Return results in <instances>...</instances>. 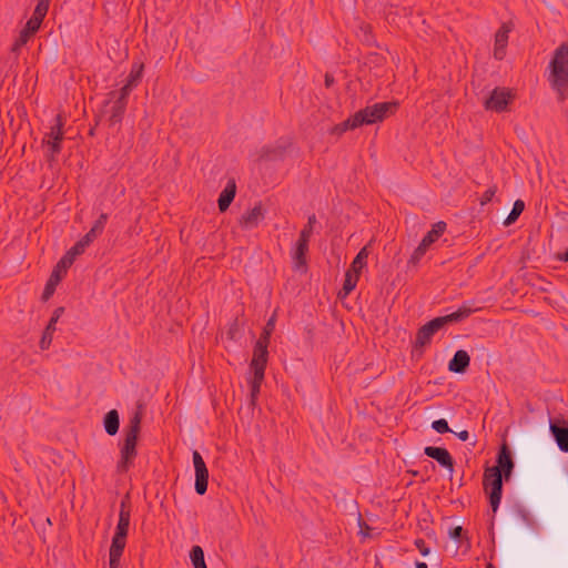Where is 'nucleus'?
Instances as JSON below:
<instances>
[{"label":"nucleus","instance_id":"nucleus-1","mask_svg":"<svg viewBox=\"0 0 568 568\" xmlns=\"http://www.w3.org/2000/svg\"><path fill=\"white\" fill-rule=\"evenodd\" d=\"M514 467L511 452L508 445L503 443L497 453L496 465L486 467L483 476L484 491L488 495L494 514L501 500L504 480L508 481L510 479Z\"/></svg>","mask_w":568,"mask_h":568},{"label":"nucleus","instance_id":"nucleus-17","mask_svg":"<svg viewBox=\"0 0 568 568\" xmlns=\"http://www.w3.org/2000/svg\"><path fill=\"white\" fill-rule=\"evenodd\" d=\"M63 312H64L63 307H58L54 310V312H53V314L42 334V337L40 339V348L41 349L49 348V346L52 342V335L55 331V324L59 321V318L61 317V315L63 314Z\"/></svg>","mask_w":568,"mask_h":568},{"label":"nucleus","instance_id":"nucleus-30","mask_svg":"<svg viewBox=\"0 0 568 568\" xmlns=\"http://www.w3.org/2000/svg\"><path fill=\"white\" fill-rule=\"evenodd\" d=\"M59 281H60V274L58 273L57 270H53L49 281L45 284V287H44V291L42 294L43 300H48L53 294V292L55 290V285L58 284Z\"/></svg>","mask_w":568,"mask_h":568},{"label":"nucleus","instance_id":"nucleus-9","mask_svg":"<svg viewBox=\"0 0 568 568\" xmlns=\"http://www.w3.org/2000/svg\"><path fill=\"white\" fill-rule=\"evenodd\" d=\"M193 465L195 470V491L199 495H204L207 490L209 470L202 455L194 450L192 454Z\"/></svg>","mask_w":568,"mask_h":568},{"label":"nucleus","instance_id":"nucleus-36","mask_svg":"<svg viewBox=\"0 0 568 568\" xmlns=\"http://www.w3.org/2000/svg\"><path fill=\"white\" fill-rule=\"evenodd\" d=\"M432 428L439 434H445V433L452 432V429L448 426L447 420L444 418L434 420L432 423Z\"/></svg>","mask_w":568,"mask_h":568},{"label":"nucleus","instance_id":"nucleus-20","mask_svg":"<svg viewBox=\"0 0 568 568\" xmlns=\"http://www.w3.org/2000/svg\"><path fill=\"white\" fill-rule=\"evenodd\" d=\"M235 193H236L235 183H234V181H231L227 183L225 189L221 192L219 200H217L219 210L221 212H225L230 207L231 203L233 202V200L235 197Z\"/></svg>","mask_w":568,"mask_h":568},{"label":"nucleus","instance_id":"nucleus-2","mask_svg":"<svg viewBox=\"0 0 568 568\" xmlns=\"http://www.w3.org/2000/svg\"><path fill=\"white\" fill-rule=\"evenodd\" d=\"M143 413L139 407L130 417L129 424L124 428V439L120 443V458L116 463V473L125 474L134 466L138 457V438L141 430Z\"/></svg>","mask_w":568,"mask_h":568},{"label":"nucleus","instance_id":"nucleus-43","mask_svg":"<svg viewBox=\"0 0 568 568\" xmlns=\"http://www.w3.org/2000/svg\"><path fill=\"white\" fill-rule=\"evenodd\" d=\"M464 534L462 526H456L449 529V537L456 541H460Z\"/></svg>","mask_w":568,"mask_h":568},{"label":"nucleus","instance_id":"nucleus-42","mask_svg":"<svg viewBox=\"0 0 568 568\" xmlns=\"http://www.w3.org/2000/svg\"><path fill=\"white\" fill-rule=\"evenodd\" d=\"M88 247V245L83 242L82 239H80L71 248L70 251L72 252V254H74L75 256L78 255H81L82 253H84L85 248Z\"/></svg>","mask_w":568,"mask_h":568},{"label":"nucleus","instance_id":"nucleus-24","mask_svg":"<svg viewBox=\"0 0 568 568\" xmlns=\"http://www.w3.org/2000/svg\"><path fill=\"white\" fill-rule=\"evenodd\" d=\"M358 278V274H355L351 271H346L344 284L338 295L342 297H346L347 295H349L351 292L356 287Z\"/></svg>","mask_w":568,"mask_h":568},{"label":"nucleus","instance_id":"nucleus-18","mask_svg":"<svg viewBox=\"0 0 568 568\" xmlns=\"http://www.w3.org/2000/svg\"><path fill=\"white\" fill-rule=\"evenodd\" d=\"M470 364V356L464 349H458L448 363V369L453 373L464 374Z\"/></svg>","mask_w":568,"mask_h":568},{"label":"nucleus","instance_id":"nucleus-19","mask_svg":"<svg viewBox=\"0 0 568 568\" xmlns=\"http://www.w3.org/2000/svg\"><path fill=\"white\" fill-rule=\"evenodd\" d=\"M550 432L559 449L564 453H568V426H560L550 422Z\"/></svg>","mask_w":568,"mask_h":568},{"label":"nucleus","instance_id":"nucleus-44","mask_svg":"<svg viewBox=\"0 0 568 568\" xmlns=\"http://www.w3.org/2000/svg\"><path fill=\"white\" fill-rule=\"evenodd\" d=\"M334 83V77L329 73L325 74V87L331 88Z\"/></svg>","mask_w":568,"mask_h":568},{"label":"nucleus","instance_id":"nucleus-37","mask_svg":"<svg viewBox=\"0 0 568 568\" xmlns=\"http://www.w3.org/2000/svg\"><path fill=\"white\" fill-rule=\"evenodd\" d=\"M497 192V186L496 185H491L489 186L481 195L480 197V205H486L487 203H489L493 197L495 196Z\"/></svg>","mask_w":568,"mask_h":568},{"label":"nucleus","instance_id":"nucleus-3","mask_svg":"<svg viewBox=\"0 0 568 568\" xmlns=\"http://www.w3.org/2000/svg\"><path fill=\"white\" fill-rule=\"evenodd\" d=\"M547 81L555 91L557 100L568 98V43L562 42L552 53L548 64Z\"/></svg>","mask_w":568,"mask_h":568},{"label":"nucleus","instance_id":"nucleus-28","mask_svg":"<svg viewBox=\"0 0 568 568\" xmlns=\"http://www.w3.org/2000/svg\"><path fill=\"white\" fill-rule=\"evenodd\" d=\"M190 559L194 566V568H207L204 551L201 546H193L190 551Z\"/></svg>","mask_w":568,"mask_h":568},{"label":"nucleus","instance_id":"nucleus-41","mask_svg":"<svg viewBox=\"0 0 568 568\" xmlns=\"http://www.w3.org/2000/svg\"><path fill=\"white\" fill-rule=\"evenodd\" d=\"M414 545L416 546V548L419 550V552H420L423 556H428V555H429L430 549H429V547L426 545V541H425L423 538H417V539H415Z\"/></svg>","mask_w":568,"mask_h":568},{"label":"nucleus","instance_id":"nucleus-8","mask_svg":"<svg viewBox=\"0 0 568 568\" xmlns=\"http://www.w3.org/2000/svg\"><path fill=\"white\" fill-rule=\"evenodd\" d=\"M514 94L507 88H495L484 102V108L488 111L504 112L513 101Z\"/></svg>","mask_w":568,"mask_h":568},{"label":"nucleus","instance_id":"nucleus-49","mask_svg":"<svg viewBox=\"0 0 568 568\" xmlns=\"http://www.w3.org/2000/svg\"><path fill=\"white\" fill-rule=\"evenodd\" d=\"M359 526H362V524H359ZM364 526H365V530H363V527H361V528H362V532H363V535H364V536H368V535H369V534H368V530H369L371 528H369V526H368V525H366L365 523H364Z\"/></svg>","mask_w":568,"mask_h":568},{"label":"nucleus","instance_id":"nucleus-34","mask_svg":"<svg viewBox=\"0 0 568 568\" xmlns=\"http://www.w3.org/2000/svg\"><path fill=\"white\" fill-rule=\"evenodd\" d=\"M75 257L77 256L74 254H72V252L69 250L64 254V256L59 261V263L57 264L54 270H57L59 272V270L62 267L65 271L68 267H70L73 264Z\"/></svg>","mask_w":568,"mask_h":568},{"label":"nucleus","instance_id":"nucleus-39","mask_svg":"<svg viewBox=\"0 0 568 568\" xmlns=\"http://www.w3.org/2000/svg\"><path fill=\"white\" fill-rule=\"evenodd\" d=\"M42 23V20L36 18V17H31L27 23H26V29L28 31H31L33 34L39 30L40 26Z\"/></svg>","mask_w":568,"mask_h":568},{"label":"nucleus","instance_id":"nucleus-40","mask_svg":"<svg viewBox=\"0 0 568 568\" xmlns=\"http://www.w3.org/2000/svg\"><path fill=\"white\" fill-rule=\"evenodd\" d=\"M32 36L33 33L31 31H28L26 28H23L16 42V47L24 45Z\"/></svg>","mask_w":568,"mask_h":568},{"label":"nucleus","instance_id":"nucleus-50","mask_svg":"<svg viewBox=\"0 0 568 568\" xmlns=\"http://www.w3.org/2000/svg\"><path fill=\"white\" fill-rule=\"evenodd\" d=\"M416 568H428L426 562L423 561H416Z\"/></svg>","mask_w":568,"mask_h":568},{"label":"nucleus","instance_id":"nucleus-31","mask_svg":"<svg viewBox=\"0 0 568 568\" xmlns=\"http://www.w3.org/2000/svg\"><path fill=\"white\" fill-rule=\"evenodd\" d=\"M274 328H275V315L271 316L270 320L266 322V324L263 328V332L261 333L257 341H260L262 343L270 344V339H271L272 333L274 332Z\"/></svg>","mask_w":568,"mask_h":568},{"label":"nucleus","instance_id":"nucleus-5","mask_svg":"<svg viewBox=\"0 0 568 568\" xmlns=\"http://www.w3.org/2000/svg\"><path fill=\"white\" fill-rule=\"evenodd\" d=\"M475 311V308L465 303L457 311L445 316L435 317L427 322L417 331L414 345L415 349H423L426 345H429L434 334L443 328L446 324L460 322L467 318Z\"/></svg>","mask_w":568,"mask_h":568},{"label":"nucleus","instance_id":"nucleus-46","mask_svg":"<svg viewBox=\"0 0 568 568\" xmlns=\"http://www.w3.org/2000/svg\"><path fill=\"white\" fill-rule=\"evenodd\" d=\"M119 566H120V560H114V562H113L112 558H109V567L110 568H119Z\"/></svg>","mask_w":568,"mask_h":568},{"label":"nucleus","instance_id":"nucleus-35","mask_svg":"<svg viewBox=\"0 0 568 568\" xmlns=\"http://www.w3.org/2000/svg\"><path fill=\"white\" fill-rule=\"evenodd\" d=\"M316 223V216L315 214H312L308 216L307 224L302 229L300 232V237H303V235H306L307 240H311V236L313 234V226Z\"/></svg>","mask_w":568,"mask_h":568},{"label":"nucleus","instance_id":"nucleus-48","mask_svg":"<svg viewBox=\"0 0 568 568\" xmlns=\"http://www.w3.org/2000/svg\"><path fill=\"white\" fill-rule=\"evenodd\" d=\"M83 242L89 246L94 240L91 239L88 234H85L83 237H81Z\"/></svg>","mask_w":568,"mask_h":568},{"label":"nucleus","instance_id":"nucleus-27","mask_svg":"<svg viewBox=\"0 0 568 568\" xmlns=\"http://www.w3.org/2000/svg\"><path fill=\"white\" fill-rule=\"evenodd\" d=\"M285 153V148L281 145L271 146L265 145L261 149L260 156L265 160H275L282 158Z\"/></svg>","mask_w":568,"mask_h":568},{"label":"nucleus","instance_id":"nucleus-26","mask_svg":"<svg viewBox=\"0 0 568 568\" xmlns=\"http://www.w3.org/2000/svg\"><path fill=\"white\" fill-rule=\"evenodd\" d=\"M144 65L143 63L134 62L131 67L130 73L126 78L125 83L130 84L132 88H136L142 79Z\"/></svg>","mask_w":568,"mask_h":568},{"label":"nucleus","instance_id":"nucleus-51","mask_svg":"<svg viewBox=\"0 0 568 568\" xmlns=\"http://www.w3.org/2000/svg\"><path fill=\"white\" fill-rule=\"evenodd\" d=\"M560 260L568 262V250L560 256Z\"/></svg>","mask_w":568,"mask_h":568},{"label":"nucleus","instance_id":"nucleus-4","mask_svg":"<svg viewBox=\"0 0 568 568\" xmlns=\"http://www.w3.org/2000/svg\"><path fill=\"white\" fill-rule=\"evenodd\" d=\"M398 109V102H379L373 105H367L364 109L355 112L347 120L338 124L335 130L339 133L347 130L357 129L364 124H374L382 122L388 115L394 114Z\"/></svg>","mask_w":568,"mask_h":568},{"label":"nucleus","instance_id":"nucleus-23","mask_svg":"<svg viewBox=\"0 0 568 568\" xmlns=\"http://www.w3.org/2000/svg\"><path fill=\"white\" fill-rule=\"evenodd\" d=\"M368 254H369V252L367 250V246L362 247L359 250V252L357 253V255L355 256V258L353 260L348 271L359 275L361 271L367 264Z\"/></svg>","mask_w":568,"mask_h":568},{"label":"nucleus","instance_id":"nucleus-21","mask_svg":"<svg viewBox=\"0 0 568 568\" xmlns=\"http://www.w3.org/2000/svg\"><path fill=\"white\" fill-rule=\"evenodd\" d=\"M103 426L105 433L110 436H114L119 432L120 417L116 409H111L104 415Z\"/></svg>","mask_w":568,"mask_h":568},{"label":"nucleus","instance_id":"nucleus-7","mask_svg":"<svg viewBox=\"0 0 568 568\" xmlns=\"http://www.w3.org/2000/svg\"><path fill=\"white\" fill-rule=\"evenodd\" d=\"M447 224L444 221H438L433 224L432 230L423 237L418 246L410 255L409 262L417 264L426 254L427 250L434 244L446 231Z\"/></svg>","mask_w":568,"mask_h":568},{"label":"nucleus","instance_id":"nucleus-13","mask_svg":"<svg viewBox=\"0 0 568 568\" xmlns=\"http://www.w3.org/2000/svg\"><path fill=\"white\" fill-rule=\"evenodd\" d=\"M424 454L435 459L442 467L448 469L450 473L454 470V459L450 453L444 447L427 446L424 448Z\"/></svg>","mask_w":568,"mask_h":568},{"label":"nucleus","instance_id":"nucleus-38","mask_svg":"<svg viewBox=\"0 0 568 568\" xmlns=\"http://www.w3.org/2000/svg\"><path fill=\"white\" fill-rule=\"evenodd\" d=\"M106 221H108V214L101 213L100 216L98 217V220L94 222L92 229L95 230L99 234H102V232L105 227Z\"/></svg>","mask_w":568,"mask_h":568},{"label":"nucleus","instance_id":"nucleus-29","mask_svg":"<svg viewBox=\"0 0 568 568\" xmlns=\"http://www.w3.org/2000/svg\"><path fill=\"white\" fill-rule=\"evenodd\" d=\"M524 210H525L524 201L516 200L510 213L504 221V225L509 226V225L514 224L518 220V217L520 216V214L523 213Z\"/></svg>","mask_w":568,"mask_h":568},{"label":"nucleus","instance_id":"nucleus-22","mask_svg":"<svg viewBox=\"0 0 568 568\" xmlns=\"http://www.w3.org/2000/svg\"><path fill=\"white\" fill-rule=\"evenodd\" d=\"M126 545V536H121L119 534H114L112 538V544L109 550V558L112 560H120L123 554V550Z\"/></svg>","mask_w":568,"mask_h":568},{"label":"nucleus","instance_id":"nucleus-14","mask_svg":"<svg viewBox=\"0 0 568 568\" xmlns=\"http://www.w3.org/2000/svg\"><path fill=\"white\" fill-rule=\"evenodd\" d=\"M308 243L310 240L306 239L305 234L303 235V237L298 236V240L292 253L293 265L294 268L297 271L306 268L307 266L306 254L308 252Z\"/></svg>","mask_w":568,"mask_h":568},{"label":"nucleus","instance_id":"nucleus-32","mask_svg":"<svg viewBox=\"0 0 568 568\" xmlns=\"http://www.w3.org/2000/svg\"><path fill=\"white\" fill-rule=\"evenodd\" d=\"M133 89L130 84L125 83L119 91H111L108 97L128 103L129 95Z\"/></svg>","mask_w":568,"mask_h":568},{"label":"nucleus","instance_id":"nucleus-47","mask_svg":"<svg viewBox=\"0 0 568 568\" xmlns=\"http://www.w3.org/2000/svg\"><path fill=\"white\" fill-rule=\"evenodd\" d=\"M91 239L95 240L100 234L91 227V230L87 233Z\"/></svg>","mask_w":568,"mask_h":568},{"label":"nucleus","instance_id":"nucleus-52","mask_svg":"<svg viewBox=\"0 0 568 568\" xmlns=\"http://www.w3.org/2000/svg\"><path fill=\"white\" fill-rule=\"evenodd\" d=\"M227 334H229V336H230L231 338H233V337H234V335H233V334H234V331H233L232 328L229 331V333H227Z\"/></svg>","mask_w":568,"mask_h":568},{"label":"nucleus","instance_id":"nucleus-25","mask_svg":"<svg viewBox=\"0 0 568 568\" xmlns=\"http://www.w3.org/2000/svg\"><path fill=\"white\" fill-rule=\"evenodd\" d=\"M265 373L260 372H253V377L250 382V388H251V404L255 405V402L257 399V396L261 390V385L264 381Z\"/></svg>","mask_w":568,"mask_h":568},{"label":"nucleus","instance_id":"nucleus-15","mask_svg":"<svg viewBox=\"0 0 568 568\" xmlns=\"http://www.w3.org/2000/svg\"><path fill=\"white\" fill-rule=\"evenodd\" d=\"M131 519V509L129 504V497L122 499L120 504L119 521L115 528V534L121 536H128Z\"/></svg>","mask_w":568,"mask_h":568},{"label":"nucleus","instance_id":"nucleus-16","mask_svg":"<svg viewBox=\"0 0 568 568\" xmlns=\"http://www.w3.org/2000/svg\"><path fill=\"white\" fill-rule=\"evenodd\" d=\"M511 31L510 27L506 23L498 29L495 36V49L494 57L497 60H503L505 57V49L508 43L509 32Z\"/></svg>","mask_w":568,"mask_h":568},{"label":"nucleus","instance_id":"nucleus-10","mask_svg":"<svg viewBox=\"0 0 568 568\" xmlns=\"http://www.w3.org/2000/svg\"><path fill=\"white\" fill-rule=\"evenodd\" d=\"M126 106V102L108 97V100L104 102L103 113L109 115L108 121L110 126L122 122Z\"/></svg>","mask_w":568,"mask_h":568},{"label":"nucleus","instance_id":"nucleus-33","mask_svg":"<svg viewBox=\"0 0 568 568\" xmlns=\"http://www.w3.org/2000/svg\"><path fill=\"white\" fill-rule=\"evenodd\" d=\"M51 0H39L33 11V17L43 21L45 18Z\"/></svg>","mask_w":568,"mask_h":568},{"label":"nucleus","instance_id":"nucleus-11","mask_svg":"<svg viewBox=\"0 0 568 568\" xmlns=\"http://www.w3.org/2000/svg\"><path fill=\"white\" fill-rule=\"evenodd\" d=\"M265 217V211L262 203L258 202L251 210L246 211L239 220V224L243 230H253L258 226L260 222Z\"/></svg>","mask_w":568,"mask_h":568},{"label":"nucleus","instance_id":"nucleus-6","mask_svg":"<svg viewBox=\"0 0 568 568\" xmlns=\"http://www.w3.org/2000/svg\"><path fill=\"white\" fill-rule=\"evenodd\" d=\"M64 119L61 114H58L54 119V124L50 126V131L44 134L42 144L48 148L45 154L48 162L57 161L58 155L62 150V142L64 139Z\"/></svg>","mask_w":568,"mask_h":568},{"label":"nucleus","instance_id":"nucleus-53","mask_svg":"<svg viewBox=\"0 0 568 568\" xmlns=\"http://www.w3.org/2000/svg\"><path fill=\"white\" fill-rule=\"evenodd\" d=\"M486 568H495L491 564H488Z\"/></svg>","mask_w":568,"mask_h":568},{"label":"nucleus","instance_id":"nucleus-12","mask_svg":"<svg viewBox=\"0 0 568 568\" xmlns=\"http://www.w3.org/2000/svg\"><path fill=\"white\" fill-rule=\"evenodd\" d=\"M268 344L256 341L250 367L253 372L265 373L268 361Z\"/></svg>","mask_w":568,"mask_h":568},{"label":"nucleus","instance_id":"nucleus-45","mask_svg":"<svg viewBox=\"0 0 568 568\" xmlns=\"http://www.w3.org/2000/svg\"><path fill=\"white\" fill-rule=\"evenodd\" d=\"M456 435L463 442H466L469 438V433L467 430H462V432L457 433Z\"/></svg>","mask_w":568,"mask_h":568}]
</instances>
